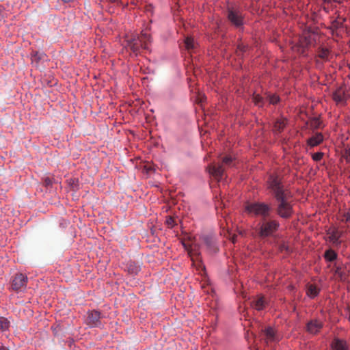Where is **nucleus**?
I'll use <instances>...</instances> for the list:
<instances>
[{
  "label": "nucleus",
  "mask_w": 350,
  "mask_h": 350,
  "mask_svg": "<svg viewBox=\"0 0 350 350\" xmlns=\"http://www.w3.org/2000/svg\"><path fill=\"white\" fill-rule=\"evenodd\" d=\"M332 98L337 105H345L347 100V96L342 88H338L333 93Z\"/></svg>",
  "instance_id": "nucleus-11"
},
{
  "label": "nucleus",
  "mask_w": 350,
  "mask_h": 350,
  "mask_svg": "<svg viewBox=\"0 0 350 350\" xmlns=\"http://www.w3.org/2000/svg\"><path fill=\"white\" fill-rule=\"evenodd\" d=\"M267 184L268 187L273 191L276 200L279 202L278 215L283 218L291 217L293 213V208L287 201V193L283 189L279 178L274 175L270 176Z\"/></svg>",
  "instance_id": "nucleus-1"
},
{
  "label": "nucleus",
  "mask_w": 350,
  "mask_h": 350,
  "mask_svg": "<svg viewBox=\"0 0 350 350\" xmlns=\"http://www.w3.org/2000/svg\"><path fill=\"white\" fill-rule=\"evenodd\" d=\"M4 18V10L0 7V23L3 20Z\"/></svg>",
  "instance_id": "nucleus-34"
},
{
  "label": "nucleus",
  "mask_w": 350,
  "mask_h": 350,
  "mask_svg": "<svg viewBox=\"0 0 350 350\" xmlns=\"http://www.w3.org/2000/svg\"><path fill=\"white\" fill-rule=\"evenodd\" d=\"M332 27L334 28H338L342 25V23L338 22V21L335 20L332 22Z\"/></svg>",
  "instance_id": "nucleus-30"
},
{
  "label": "nucleus",
  "mask_w": 350,
  "mask_h": 350,
  "mask_svg": "<svg viewBox=\"0 0 350 350\" xmlns=\"http://www.w3.org/2000/svg\"><path fill=\"white\" fill-rule=\"evenodd\" d=\"M125 47L127 49H130L135 54H137L141 48L148 49V46L147 44L142 42L138 38H132L126 40V44Z\"/></svg>",
  "instance_id": "nucleus-7"
},
{
  "label": "nucleus",
  "mask_w": 350,
  "mask_h": 350,
  "mask_svg": "<svg viewBox=\"0 0 350 350\" xmlns=\"http://www.w3.org/2000/svg\"><path fill=\"white\" fill-rule=\"evenodd\" d=\"M42 54L38 53V52H35L31 54V61L37 62L38 59H41Z\"/></svg>",
  "instance_id": "nucleus-28"
},
{
  "label": "nucleus",
  "mask_w": 350,
  "mask_h": 350,
  "mask_svg": "<svg viewBox=\"0 0 350 350\" xmlns=\"http://www.w3.org/2000/svg\"><path fill=\"white\" fill-rule=\"evenodd\" d=\"M335 274L340 278L341 280H345L346 279V274L344 271L340 268L337 267L335 271Z\"/></svg>",
  "instance_id": "nucleus-26"
},
{
  "label": "nucleus",
  "mask_w": 350,
  "mask_h": 350,
  "mask_svg": "<svg viewBox=\"0 0 350 350\" xmlns=\"http://www.w3.org/2000/svg\"><path fill=\"white\" fill-rule=\"evenodd\" d=\"M323 141V136L321 133H317L308 139V145L314 147L320 144Z\"/></svg>",
  "instance_id": "nucleus-14"
},
{
  "label": "nucleus",
  "mask_w": 350,
  "mask_h": 350,
  "mask_svg": "<svg viewBox=\"0 0 350 350\" xmlns=\"http://www.w3.org/2000/svg\"><path fill=\"white\" fill-rule=\"evenodd\" d=\"M342 234L343 231L334 226H331L326 231L325 239L334 246L338 247L342 243Z\"/></svg>",
  "instance_id": "nucleus-4"
},
{
  "label": "nucleus",
  "mask_w": 350,
  "mask_h": 350,
  "mask_svg": "<svg viewBox=\"0 0 350 350\" xmlns=\"http://www.w3.org/2000/svg\"><path fill=\"white\" fill-rule=\"evenodd\" d=\"M138 270H139L138 267H135V269L132 270V273H137Z\"/></svg>",
  "instance_id": "nucleus-35"
},
{
  "label": "nucleus",
  "mask_w": 350,
  "mask_h": 350,
  "mask_svg": "<svg viewBox=\"0 0 350 350\" xmlns=\"http://www.w3.org/2000/svg\"><path fill=\"white\" fill-rule=\"evenodd\" d=\"M324 2H329L330 0H323Z\"/></svg>",
  "instance_id": "nucleus-39"
},
{
  "label": "nucleus",
  "mask_w": 350,
  "mask_h": 350,
  "mask_svg": "<svg viewBox=\"0 0 350 350\" xmlns=\"http://www.w3.org/2000/svg\"><path fill=\"white\" fill-rule=\"evenodd\" d=\"M10 327V322L4 317H0V329L1 331H6Z\"/></svg>",
  "instance_id": "nucleus-22"
},
{
  "label": "nucleus",
  "mask_w": 350,
  "mask_h": 350,
  "mask_svg": "<svg viewBox=\"0 0 350 350\" xmlns=\"http://www.w3.org/2000/svg\"><path fill=\"white\" fill-rule=\"evenodd\" d=\"M271 207L265 203L252 202L245 206V211L252 215L265 217L269 216Z\"/></svg>",
  "instance_id": "nucleus-3"
},
{
  "label": "nucleus",
  "mask_w": 350,
  "mask_h": 350,
  "mask_svg": "<svg viewBox=\"0 0 350 350\" xmlns=\"http://www.w3.org/2000/svg\"><path fill=\"white\" fill-rule=\"evenodd\" d=\"M306 327L308 332L316 334L323 327V323L319 320L314 319L308 323Z\"/></svg>",
  "instance_id": "nucleus-12"
},
{
  "label": "nucleus",
  "mask_w": 350,
  "mask_h": 350,
  "mask_svg": "<svg viewBox=\"0 0 350 350\" xmlns=\"http://www.w3.org/2000/svg\"><path fill=\"white\" fill-rule=\"evenodd\" d=\"M315 42V35L309 31H305L299 38V44L301 49V53L304 52V49L313 45Z\"/></svg>",
  "instance_id": "nucleus-6"
},
{
  "label": "nucleus",
  "mask_w": 350,
  "mask_h": 350,
  "mask_svg": "<svg viewBox=\"0 0 350 350\" xmlns=\"http://www.w3.org/2000/svg\"><path fill=\"white\" fill-rule=\"evenodd\" d=\"M100 313L96 310H91L88 312L87 324L92 327L100 325Z\"/></svg>",
  "instance_id": "nucleus-10"
},
{
  "label": "nucleus",
  "mask_w": 350,
  "mask_h": 350,
  "mask_svg": "<svg viewBox=\"0 0 350 350\" xmlns=\"http://www.w3.org/2000/svg\"><path fill=\"white\" fill-rule=\"evenodd\" d=\"M345 221H350V212L345 213L344 214V219Z\"/></svg>",
  "instance_id": "nucleus-32"
},
{
  "label": "nucleus",
  "mask_w": 350,
  "mask_h": 350,
  "mask_svg": "<svg viewBox=\"0 0 350 350\" xmlns=\"http://www.w3.org/2000/svg\"><path fill=\"white\" fill-rule=\"evenodd\" d=\"M265 301L262 297H258L251 303L252 308L257 310H262L265 308Z\"/></svg>",
  "instance_id": "nucleus-17"
},
{
  "label": "nucleus",
  "mask_w": 350,
  "mask_h": 350,
  "mask_svg": "<svg viewBox=\"0 0 350 350\" xmlns=\"http://www.w3.org/2000/svg\"><path fill=\"white\" fill-rule=\"evenodd\" d=\"M139 38L140 41L143 42L144 44H147L148 46V42H150V35L149 32L147 30L142 31L141 33V35L139 37H137Z\"/></svg>",
  "instance_id": "nucleus-21"
},
{
  "label": "nucleus",
  "mask_w": 350,
  "mask_h": 350,
  "mask_svg": "<svg viewBox=\"0 0 350 350\" xmlns=\"http://www.w3.org/2000/svg\"><path fill=\"white\" fill-rule=\"evenodd\" d=\"M263 338L266 343L275 342L280 340V335L277 334L273 328L268 327L263 331Z\"/></svg>",
  "instance_id": "nucleus-9"
},
{
  "label": "nucleus",
  "mask_w": 350,
  "mask_h": 350,
  "mask_svg": "<svg viewBox=\"0 0 350 350\" xmlns=\"http://www.w3.org/2000/svg\"><path fill=\"white\" fill-rule=\"evenodd\" d=\"M253 100L255 105L259 107H262L263 105V98L259 94L254 95Z\"/></svg>",
  "instance_id": "nucleus-24"
},
{
  "label": "nucleus",
  "mask_w": 350,
  "mask_h": 350,
  "mask_svg": "<svg viewBox=\"0 0 350 350\" xmlns=\"http://www.w3.org/2000/svg\"><path fill=\"white\" fill-rule=\"evenodd\" d=\"M231 240H232V243H235V241H236V236H235V235H234V236L231 238Z\"/></svg>",
  "instance_id": "nucleus-38"
},
{
  "label": "nucleus",
  "mask_w": 350,
  "mask_h": 350,
  "mask_svg": "<svg viewBox=\"0 0 350 350\" xmlns=\"http://www.w3.org/2000/svg\"><path fill=\"white\" fill-rule=\"evenodd\" d=\"M44 182L46 185H52V183H53L52 179L49 177L44 178Z\"/></svg>",
  "instance_id": "nucleus-31"
},
{
  "label": "nucleus",
  "mask_w": 350,
  "mask_h": 350,
  "mask_svg": "<svg viewBox=\"0 0 350 350\" xmlns=\"http://www.w3.org/2000/svg\"><path fill=\"white\" fill-rule=\"evenodd\" d=\"M232 161V159L231 157H226L223 159V163L226 165H228Z\"/></svg>",
  "instance_id": "nucleus-29"
},
{
  "label": "nucleus",
  "mask_w": 350,
  "mask_h": 350,
  "mask_svg": "<svg viewBox=\"0 0 350 350\" xmlns=\"http://www.w3.org/2000/svg\"><path fill=\"white\" fill-rule=\"evenodd\" d=\"M333 350H349L345 341L340 339H334L332 342Z\"/></svg>",
  "instance_id": "nucleus-15"
},
{
  "label": "nucleus",
  "mask_w": 350,
  "mask_h": 350,
  "mask_svg": "<svg viewBox=\"0 0 350 350\" xmlns=\"http://www.w3.org/2000/svg\"><path fill=\"white\" fill-rule=\"evenodd\" d=\"M113 1H116L117 0H113Z\"/></svg>",
  "instance_id": "nucleus-40"
},
{
  "label": "nucleus",
  "mask_w": 350,
  "mask_h": 350,
  "mask_svg": "<svg viewBox=\"0 0 350 350\" xmlns=\"http://www.w3.org/2000/svg\"><path fill=\"white\" fill-rule=\"evenodd\" d=\"M28 278L23 273H16L12 280V288L16 292L23 291L26 288Z\"/></svg>",
  "instance_id": "nucleus-5"
},
{
  "label": "nucleus",
  "mask_w": 350,
  "mask_h": 350,
  "mask_svg": "<svg viewBox=\"0 0 350 350\" xmlns=\"http://www.w3.org/2000/svg\"><path fill=\"white\" fill-rule=\"evenodd\" d=\"M312 126L316 128L320 127V121L318 119L314 120L312 122Z\"/></svg>",
  "instance_id": "nucleus-33"
},
{
  "label": "nucleus",
  "mask_w": 350,
  "mask_h": 350,
  "mask_svg": "<svg viewBox=\"0 0 350 350\" xmlns=\"http://www.w3.org/2000/svg\"><path fill=\"white\" fill-rule=\"evenodd\" d=\"M185 44L187 49L190 50L196 47V42L193 38L191 37H187L185 40Z\"/></svg>",
  "instance_id": "nucleus-23"
},
{
  "label": "nucleus",
  "mask_w": 350,
  "mask_h": 350,
  "mask_svg": "<svg viewBox=\"0 0 350 350\" xmlns=\"http://www.w3.org/2000/svg\"><path fill=\"white\" fill-rule=\"evenodd\" d=\"M208 173L215 178L219 180L222 178L224 170L221 165L216 167L215 165H211L208 167Z\"/></svg>",
  "instance_id": "nucleus-13"
},
{
  "label": "nucleus",
  "mask_w": 350,
  "mask_h": 350,
  "mask_svg": "<svg viewBox=\"0 0 350 350\" xmlns=\"http://www.w3.org/2000/svg\"><path fill=\"white\" fill-rule=\"evenodd\" d=\"M324 258L327 262H332L337 258V254L332 249L327 250L324 254Z\"/></svg>",
  "instance_id": "nucleus-18"
},
{
  "label": "nucleus",
  "mask_w": 350,
  "mask_h": 350,
  "mask_svg": "<svg viewBox=\"0 0 350 350\" xmlns=\"http://www.w3.org/2000/svg\"><path fill=\"white\" fill-rule=\"evenodd\" d=\"M0 350H10V349L4 346H0Z\"/></svg>",
  "instance_id": "nucleus-36"
},
{
  "label": "nucleus",
  "mask_w": 350,
  "mask_h": 350,
  "mask_svg": "<svg viewBox=\"0 0 350 350\" xmlns=\"http://www.w3.org/2000/svg\"><path fill=\"white\" fill-rule=\"evenodd\" d=\"M323 153L321 152H317L312 154V157L314 161H319L323 159Z\"/></svg>",
  "instance_id": "nucleus-27"
},
{
  "label": "nucleus",
  "mask_w": 350,
  "mask_h": 350,
  "mask_svg": "<svg viewBox=\"0 0 350 350\" xmlns=\"http://www.w3.org/2000/svg\"><path fill=\"white\" fill-rule=\"evenodd\" d=\"M279 226L278 221L275 220H264L259 223L256 230L258 231L260 237L265 238L272 236L278 230Z\"/></svg>",
  "instance_id": "nucleus-2"
},
{
  "label": "nucleus",
  "mask_w": 350,
  "mask_h": 350,
  "mask_svg": "<svg viewBox=\"0 0 350 350\" xmlns=\"http://www.w3.org/2000/svg\"><path fill=\"white\" fill-rule=\"evenodd\" d=\"M319 288L312 284H310L307 286L306 294L310 298H314L319 295Z\"/></svg>",
  "instance_id": "nucleus-16"
},
{
  "label": "nucleus",
  "mask_w": 350,
  "mask_h": 350,
  "mask_svg": "<svg viewBox=\"0 0 350 350\" xmlns=\"http://www.w3.org/2000/svg\"><path fill=\"white\" fill-rule=\"evenodd\" d=\"M286 124V120L280 118L275 121L274 124V130L278 132H281Z\"/></svg>",
  "instance_id": "nucleus-19"
},
{
  "label": "nucleus",
  "mask_w": 350,
  "mask_h": 350,
  "mask_svg": "<svg viewBox=\"0 0 350 350\" xmlns=\"http://www.w3.org/2000/svg\"><path fill=\"white\" fill-rule=\"evenodd\" d=\"M64 3H70V2H72L74 1L75 0H62Z\"/></svg>",
  "instance_id": "nucleus-37"
},
{
  "label": "nucleus",
  "mask_w": 350,
  "mask_h": 350,
  "mask_svg": "<svg viewBox=\"0 0 350 350\" xmlns=\"http://www.w3.org/2000/svg\"><path fill=\"white\" fill-rule=\"evenodd\" d=\"M330 55V51L329 49L322 47L319 49L318 53V57L324 61H327Z\"/></svg>",
  "instance_id": "nucleus-20"
},
{
  "label": "nucleus",
  "mask_w": 350,
  "mask_h": 350,
  "mask_svg": "<svg viewBox=\"0 0 350 350\" xmlns=\"http://www.w3.org/2000/svg\"><path fill=\"white\" fill-rule=\"evenodd\" d=\"M228 18L233 25L237 27L243 25V16L238 10L229 8L228 10Z\"/></svg>",
  "instance_id": "nucleus-8"
},
{
  "label": "nucleus",
  "mask_w": 350,
  "mask_h": 350,
  "mask_svg": "<svg viewBox=\"0 0 350 350\" xmlns=\"http://www.w3.org/2000/svg\"><path fill=\"white\" fill-rule=\"evenodd\" d=\"M269 103L272 105H275L280 101V98L276 94H271L267 96Z\"/></svg>",
  "instance_id": "nucleus-25"
}]
</instances>
